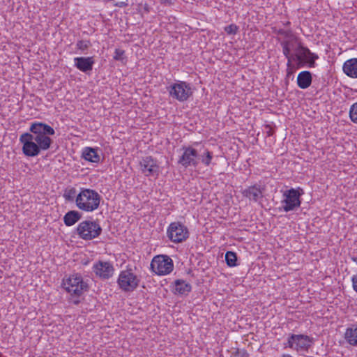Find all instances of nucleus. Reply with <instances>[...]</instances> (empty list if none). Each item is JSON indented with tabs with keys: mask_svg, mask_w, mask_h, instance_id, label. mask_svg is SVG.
Instances as JSON below:
<instances>
[{
	"mask_svg": "<svg viewBox=\"0 0 357 357\" xmlns=\"http://www.w3.org/2000/svg\"><path fill=\"white\" fill-rule=\"evenodd\" d=\"M30 132L21 135L20 142L23 144L22 153L27 157H35L41 151L48 150L53 140L50 138L55 131L50 126L43 122H33L29 128Z\"/></svg>",
	"mask_w": 357,
	"mask_h": 357,
	"instance_id": "nucleus-1",
	"label": "nucleus"
},
{
	"mask_svg": "<svg viewBox=\"0 0 357 357\" xmlns=\"http://www.w3.org/2000/svg\"><path fill=\"white\" fill-rule=\"evenodd\" d=\"M101 196L95 190L81 188L76 199V206L84 212H93L100 206Z\"/></svg>",
	"mask_w": 357,
	"mask_h": 357,
	"instance_id": "nucleus-2",
	"label": "nucleus"
},
{
	"mask_svg": "<svg viewBox=\"0 0 357 357\" xmlns=\"http://www.w3.org/2000/svg\"><path fill=\"white\" fill-rule=\"evenodd\" d=\"M295 52L293 60L297 61L298 68L303 66L314 68L316 66V60L319 59V56L312 52L308 47L303 46L301 42H298Z\"/></svg>",
	"mask_w": 357,
	"mask_h": 357,
	"instance_id": "nucleus-3",
	"label": "nucleus"
},
{
	"mask_svg": "<svg viewBox=\"0 0 357 357\" xmlns=\"http://www.w3.org/2000/svg\"><path fill=\"white\" fill-rule=\"evenodd\" d=\"M303 194L304 191L301 188H298L297 189L291 188L289 190H285L283 192L284 199L281 202L282 206L280 209H282L285 212H289L297 209L301 206V197Z\"/></svg>",
	"mask_w": 357,
	"mask_h": 357,
	"instance_id": "nucleus-4",
	"label": "nucleus"
},
{
	"mask_svg": "<svg viewBox=\"0 0 357 357\" xmlns=\"http://www.w3.org/2000/svg\"><path fill=\"white\" fill-rule=\"evenodd\" d=\"M76 231L79 238L85 241H91L98 237L102 229L97 221L84 220L78 225Z\"/></svg>",
	"mask_w": 357,
	"mask_h": 357,
	"instance_id": "nucleus-5",
	"label": "nucleus"
},
{
	"mask_svg": "<svg viewBox=\"0 0 357 357\" xmlns=\"http://www.w3.org/2000/svg\"><path fill=\"white\" fill-rule=\"evenodd\" d=\"M62 287L68 293L76 296H80L88 289V285L84 282L82 275L77 273L63 279Z\"/></svg>",
	"mask_w": 357,
	"mask_h": 357,
	"instance_id": "nucleus-6",
	"label": "nucleus"
},
{
	"mask_svg": "<svg viewBox=\"0 0 357 357\" xmlns=\"http://www.w3.org/2000/svg\"><path fill=\"white\" fill-rule=\"evenodd\" d=\"M139 282V278L134 273L132 268L130 267L121 271L117 280L120 289L125 292L133 291L137 288Z\"/></svg>",
	"mask_w": 357,
	"mask_h": 357,
	"instance_id": "nucleus-7",
	"label": "nucleus"
},
{
	"mask_svg": "<svg viewBox=\"0 0 357 357\" xmlns=\"http://www.w3.org/2000/svg\"><path fill=\"white\" fill-rule=\"evenodd\" d=\"M189 234L188 227L180 222H173L170 223L167 230V237L174 243L185 241L188 238Z\"/></svg>",
	"mask_w": 357,
	"mask_h": 357,
	"instance_id": "nucleus-8",
	"label": "nucleus"
},
{
	"mask_svg": "<svg viewBox=\"0 0 357 357\" xmlns=\"http://www.w3.org/2000/svg\"><path fill=\"white\" fill-rule=\"evenodd\" d=\"M151 268L158 275H165L170 273L174 268L172 259L167 255H158L153 257Z\"/></svg>",
	"mask_w": 357,
	"mask_h": 357,
	"instance_id": "nucleus-9",
	"label": "nucleus"
},
{
	"mask_svg": "<svg viewBox=\"0 0 357 357\" xmlns=\"http://www.w3.org/2000/svg\"><path fill=\"white\" fill-rule=\"evenodd\" d=\"M167 89L169 96L180 102L187 100L192 94L190 84L183 81H178Z\"/></svg>",
	"mask_w": 357,
	"mask_h": 357,
	"instance_id": "nucleus-10",
	"label": "nucleus"
},
{
	"mask_svg": "<svg viewBox=\"0 0 357 357\" xmlns=\"http://www.w3.org/2000/svg\"><path fill=\"white\" fill-rule=\"evenodd\" d=\"M181 150L183 153L179 157L178 163L185 168H188V167H197L199 164V154L197 151L190 146H183Z\"/></svg>",
	"mask_w": 357,
	"mask_h": 357,
	"instance_id": "nucleus-11",
	"label": "nucleus"
},
{
	"mask_svg": "<svg viewBox=\"0 0 357 357\" xmlns=\"http://www.w3.org/2000/svg\"><path fill=\"white\" fill-rule=\"evenodd\" d=\"M141 170L146 176H158L160 167L158 161L151 156H146L139 162Z\"/></svg>",
	"mask_w": 357,
	"mask_h": 357,
	"instance_id": "nucleus-12",
	"label": "nucleus"
},
{
	"mask_svg": "<svg viewBox=\"0 0 357 357\" xmlns=\"http://www.w3.org/2000/svg\"><path fill=\"white\" fill-rule=\"evenodd\" d=\"M298 42H301L299 39L293 36L287 39H284L280 42V45L282 48V53L287 59V66L290 67L294 59V54H291V50H294L298 45Z\"/></svg>",
	"mask_w": 357,
	"mask_h": 357,
	"instance_id": "nucleus-13",
	"label": "nucleus"
},
{
	"mask_svg": "<svg viewBox=\"0 0 357 357\" xmlns=\"http://www.w3.org/2000/svg\"><path fill=\"white\" fill-rule=\"evenodd\" d=\"M93 271L100 278L109 279L112 276L114 268L110 262L99 261L93 265Z\"/></svg>",
	"mask_w": 357,
	"mask_h": 357,
	"instance_id": "nucleus-14",
	"label": "nucleus"
},
{
	"mask_svg": "<svg viewBox=\"0 0 357 357\" xmlns=\"http://www.w3.org/2000/svg\"><path fill=\"white\" fill-rule=\"evenodd\" d=\"M309 336H290L288 347L298 351L307 350L310 346Z\"/></svg>",
	"mask_w": 357,
	"mask_h": 357,
	"instance_id": "nucleus-15",
	"label": "nucleus"
},
{
	"mask_svg": "<svg viewBox=\"0 0 357 357\" xmlns=\"http://www.w3.org/2000/svg\"><path fill=\"white\" fill-rule=\"evenodd\" d=\"M264 191V188L261 185L255 184L244 189L242 191V195L250 201L257 202L263 198Z\"/></svg>",
	"mask_w": 357,
	"mask_h": 357,
	"instance_id": "nucleus-16",
	"label": "nucleus"
},
{
	"mask_svg": "<svg viewBox=\"0 0 357 357\" xmlns=\"http://www.w3.org/2000/svg\"><path fill=\"white\" fill-rule=\"evenodd\" d=\"M95 60L93 56H80L74 58V66L79 70L89 73L93 70Z\"/></svg>",
	"mask_w": 357,
	"mask_h": 357,
	"instance_id": "nucleus-17",
	"label": "nucleus"
},
{
	"mask_svg": "<svg viewBox=\"0 0 357 357\" xmlns=\"http://www.w3.org/2000/svg\"><path fill=\"white\" fill-rule=\"evenodd\" d=\"M342 68L347 76L357 78V58H352L346 61Z\"/></svg>",
	"mask_w": 357,
	"mask_h": 357,
	"instance_id": "nucleus-18",
	"label": "nucleus"
},
{
	"mask_svg": "<svg viewBox=\"0 0 357 357\" xmlns=\"http://www.w3.org/2000/svg\"><path fill=\"white\" fill-rule=\"evenodd\" d=\"M312 81V73L310 71L304 70L298 73L297 77V84L299 88L305 89L308 88Z\"/></svg>",
	"mask_w": 357,
	"mask_h": 357,
	"instance_id": "nucleus-19",
	"label": "nucleus"
},
{
	"mask_svg": "<svg viewBox=\"0 0 357 357\" xmlns=\"http://www.w3.org/2000/svg\"><path fill=\"white\" fill-rule=\"evenodd\" d=\"M174 284V292L176 294L186 295L192 290L191 284L183 280H176Z\"/></svg>",
	"mask_w": 357,
	"mask_h": 357,
	"instance_id": "nucleus-20",
	"label": "nucleus"
},
{
	"mask_svg": "<svg viewBox=\"0 0 357 357\" xmlns=\"http://www.w3.org/2000/svg\"><path fill=\"white\" fill-rule=\"evenodd\" d=\"M82 218V213L78 211L72 210L67 212L63 216V222L68 226L74 225Z\"/></svg>",
	"mask_w": 357,
	"mask_h": 357,
	"instance_id": "nucleus-21",
	"label": "nucleus"
},
{
	"mask_svg": "<svg viewBox=\"0 0 357 357\" xmlns=\"http://www.w3.org/2000/svg\"><path fill=\"white\" fill-rule=\"evenodd\" d=\"M82 158L91 162L98 163L100 161V155L96 149L91 147H86L84 149Z\"/></svg>",
	"mask_w": 357,
	"mask_h": 357,
	"instance_id": "nucleus-22",
	"label": "nucleus"
},
{
	"mask_svg": "<svg viewBox=\"0 0 357 357\" xmlns=\"http://www.w3.org/2000/svg\"><path fill=\"white\" fill-rule=\"evenodd\" d=\"M78 193L77 190L74 187H68L65 188L63 193V197L65 199L66 202H75L76 199L77 198Z\"/></svg>",
	"mask_w": 357,
	"mask_h": 357,
	"instance_id": "nucleus-23",
	"label": "nucleus"
},
{
	"mask_svg": "<svg viewBox=\"0 0 357 357\" xmlns=\"http://www.w3.org/2000/svg\"><path fill=\"white\" fill-rule=\"evenodd\" d=\"M213 158V152L208 149H205L204 151L200 155L201 162L206 167H208L211 164Z\"/></svg>",
	"mask_w": 357,
	"mask_h": 357,
	"instance_id": "nucleus-24",
	"label": "nucleus"
},
{
	"mask_svg": "<svg viewBox=\"0 0 357 357\" xmlns=\"http://www.w3.org/2000/svg\"><path fill=\"white\" fill-rule=\"evenodd\" d=\"M237 255L236 253L231 251H227L225 254V261L228 266L234 267L237 265Z\"/></svg>",
	"mask_w": 357,
	"mask_h": 357,
	"instance_id": "nucleus-25",
	"label": "nucleus"
},
{
	"mask_svg": "<svg viewBox=\"0 0 357 357\" xmlns=\"http://www.w3.org/2000/svg\"><path fill=\"white\" fill-rule=\"evenodd\" d=\"M91 46V43L89 40H79L76 43V47L82 52H86Z\"/></svg>",
	"mask_w": 357,
	"mask_h": 357,
	"instance_id": "nucleus-26",
	"label": "nucleus"
},
{
	"mask_svg": "<svg viewBox=\"0 0 357 357\" xmlns=\"http://www.w3.org/2000/svg\"><path fill=\"white\" fill-rule=\"evenodd\" d=\"M349 118L353 123L357 124V102L350 107Z\"/></svg>",
	"mask_w": 357,
	"mask_h": 357,
	"instance_id": "nucleus-27",
	"label": "nucleus"
},
{
	"mask_svg": "<svg viewBox=\"0 0 357 357\" xmlns=\"http://www.w3.org/2000/svg\"><path fill=\"white\" fill-rule=\"evenodd\" d=\"M340 344L347 343L352 346L357 345V336H344L343 340H340Z\"/></svg>",
	"mask_w": 357,
	"mask_h": 357,
	"instance_id": "nucleus-28",
	"label": "nucleus"
},
{
	"mask_svg": "<svg viewBox=\"0 0 357 357\" xmlns=\"http://www.w3.org/2000/svg\"><path fill=\"white\" fill-rule=\"evenodd\" d=\"M275 33L278 35L282 36L284 38V39H287L293 36H294L290 29H279L278 30L275 31Z\"/></svg>",
	"mask_w": 357,
	"mask_h": 357,
	"instance_id": "nucleus-29",
	"label": "nucleus"
},
{
	"mask_svg": "<svg viewBox=\"0 0 357 357\" xmlns=\"http://www.w3.org/2000/svg\"><path fill=\"white\" fill-rule=\"evenodd\" d=\"M248 354L244 349H236L231 354V357H248Z\"/></svg>",
	"mask_w": 357,
	"mask_h": 357,
	"instance_id": "nucleus-30",
	"label": "nucleus"
},
{
	"mask_svg": "<svg viewBox=\"0 0 357 357\" xmlns=\"http://www.w3.org/2000/svg\"><path fill=\"white\" fill-rule=\"evenodd\" d=\"M125 51L121 49H116L114 55V59L116 61H123L124 59Z\"/></svg>",
	"mask_w": 357,
	"mask_h": 357,
	"instance_id": "nucleus-31",
	"label": "nucleus"
},
{
	"mask_svg": "<svg viewBox=\"0 0 357 357\" xmlns=\"http://www.w3.org/2000/svg\"><path fill=\"white\" fill-rule=\"evenodd\" d=\"M225 31L228 34H235L238 31V27L235 24H230L229 26H225Z\"/></svg>",
	"mask_w": 357,
	"mask_h": 357,
	"instance_id": "nucleus-32",
	"label": "nucleus"
},
{
	"mask_svg": "<svg viewBox=\"0 0 357 357\" xmlns=\"http://www.w3.org/2000/svg\"><path fill=\"white\" fill-rule=\"evenodd\" d=\"M344 335H357V326L355 325H352L351 327H348L346 329Z\"/></svg>",
	"mask_w": 357,
	"mask_h": 357,
	"instance_id": "nucleus-33",
	"label": "nucleus"
},
{
	"mask_svg": "<svg viewBox=\"0 0 357 357\" xmlns=\"http://www.w3.org/2000/svg\"><path fill=\"white\" fill-rule=\"evenodd\" d=\"M351 282L353 289L357 293V273L352 276Z\"/></svg>",
	"mask_w": 357,
	"mask_h": 357,
	"instance_id": "nucleus-34",
	"label": "nucleus"
},
{
	"mask_svg": "<svg viewBox=\"0 0 357 357\" xmlns=\"http://www.w3.org/2000/svg\"><path fill=\"white\" fill-rule=\"evenodd\" d=\"M294 66L292 64H291V66L290 67L287 66V77H289L290 76H291L294 74Z\"/></svg>",
	"mask_w": 357,
	"mask_h": 357,
	"instance_id": "nucleus-35",
	"label": "nucleus"
},
{
	"mask_svg": "<svg viewBox=\"0 0 357 357\" xmlns=\"http://www.w3.org/2000/svg\"><path fill=\"white\" fill-rule=\"evenodd\" d=\"M115 6H118V7H120V8H123V7H126L128 6V3L126 2H124V1H118L115 3Z\"/></svg>",
	"mask_w": 357,
	"mask_h": 357,
	"instance_id": "nucleus-36",
	"label": "nucleus"
},
{
	"mask_svg": "<svg viewBox=\"0 0 357 357\" xmlns=\"http://www.w3.org/2000/svg\"><path fill=\"white\" fill-rule=\"evenodd\" d=\"M161 4L171 5L172 3V0H160Z\"/></svg>",
	"mask_w": 357,
	"mask_h": 357,
	"instance_id": "nucleus-37",
	"label": "nucleus"
},
{
	"mask_svg": "<svg viewBox=\"0 0 357 357\" xmlns=\"http://www.w3.org/2000/svg\"><path fill=\"white\" fill-rule=\"evenodd\" d=\"M281 357H293L292 356H291L290 354H282Z\"/></svg>",
	"mask_w": 357,
	"mask_h": 357,
	"instance_id": "nucleus-38",
	"label": "nucleus"
},
{
	"mask_svg": "<svg viewBox=\"0 0 357 357\" xmlns=\"http://www.w3.org/2000/svg\"><path fill=\"white\" fill-rule=\"evenodd\" d=\"M351 259L353 261H354L357 264V257H352Z\"/></svg>",
	"mask_w": 357,
	"mask_h": 357,
	"instance_id": "nucleus-39",
	"label": "nucleus"
},
{
	"mask_svg": "<svg viewBox=\"0 0 357 357\" xmlns=\"http://www.w3.org/2000/svg\"><path fill=\"white\" fill-rule=\"evenodd\" d=\"M285 26H289L290 25V22L287 21L285 24H284Z\"/></svg>",
	"mask_w": 357,
	"mask_h": 357,
	"instance_id": "nucleus-40",
	"label": "nucleus"
}]
</instances>
